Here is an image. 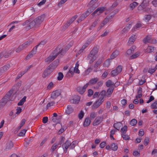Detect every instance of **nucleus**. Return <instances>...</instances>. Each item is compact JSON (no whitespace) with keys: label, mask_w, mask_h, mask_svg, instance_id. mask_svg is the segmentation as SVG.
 <instances>
[{"label":"nucleus","mask_w":157,"mask_h":157,"mask_svg":"<svg viewBox=\"0 0 157 157\" xmlns=\"http://www.w3.org/2000/svg\"><path fill=\"white\" fill-rule=\"evenodd\" d=\"M13 90H10L6 94L1 100L0 101V110L3 108L8 101L10 100L13 101L14 98H13V95L12 97L11 96L13 93Z\"/></svg>","instance_id":"obj_1"},{"label":"nucleus","mask_w":157,"mask_h":157,"mask_svg":"<svg viewBox=\"0 0 157 157\" xmlns=\"http://www.w3.org/2000/svg\"><path fill=\"white\" fill-rule=\"evenodd\" d=\"M13 90H10L6 94L1 100L0 101V110L3 108L8 101L10 100L13 101L14 98H13V95L12 97L11 96L13 93Z\"/></svg>","instance_id":"obj_2"},{"label":"nucleus","mask_w":157,"mask_h":157,"mask_svg":"<svg viewBox=\"0 0 157 157\" xmlns=\"http://www.w3.org/2000/svg\"><path fill=\"white\" fill-rule=\"evenodd\" d=\"M45 18V15L44 14H42L33 20L32 21L31 26L34 27L35 28L39 27L43 22Z\"/></svg>","instance_id":"obj_3"},{"label":"nucleus","mask_w":157,"mask_h":157,"mask_svg":"<svg viewBox=\"0 0 157 157\" xmlns=\"http://www.w3.org/2000/svg\"><path fill=\"white\" fill-rule=\"evenodd\" d=\"M98 52V49L97 47H94L90 51V53L87 57V59H90V64L92 63L96 59V55Z\"/></svg>","instance_id":"obj_4"},{"label":"nucleus","mask_w":157,"mask_h":157,"mask_svg":"<svg viewBox=\"0 0 157 157\" xmlns=\"http://www.w3.org/2000/svg\"><path fill=\"white\" fill-rule=\"evenodd\" d=\"M60 48L59 46L56 48L52 52V55L50 56L46 59L45 60V62L49 63L53 60L59 54V52H58V51L60 49Z\"/></svg>","instance_id":"obj_5"},{"label":"nucleus","mask_w":157,"mask_h":157,"mask_svg":"<svg viewBox=\"0 0 157 157\" xmlns=\"http://www.w3.org/2000/svg\"><path fill=\"white\" fill-rule=\"evenodd\" d=\"M54 69V68L51 67L50 66H48L43 73L42 77L44 78H46L49 75Z\"/></svg>","instance_id":"obj_6"},{"label":"nucleus","mask_w":157,"mask_h":157,"mask_svg":"<svg viewBox=\"0 0 157 157\" xmlns=\"http://www.w3.org/2000/svg\"><path fill=\"white\" fill-rule=\"evenodd\" d=\"M92 12V10H90V9H88L87 10L83 13L79 18L77 21L78 22V23L84 20L85 18L88 16Z\"/></svg>","instance_id":"obj_7"},{"label":"nucleus","mask_w":157,"mask_h":157,"mask_svg":"<svg viewBox=\"0 0 157 157\" xmlns=\"http://www.w3.org/2000/svg\"><path fill=\"white\" fill-rule=\"evenodd\" d=\"M143 41L144 43H149L154 44L157 42V41L155 39L151 38L150 36H147L144 38L143 40Z\"/></svg>","instance_id":"obj_8"},{"label":"nucleus","mask_w":157,"mask_h":157,"mask_svg":"<svg viewBox=\"0 0 157 157\" xmlns=\"http://www.w3.org/2000/svg\"><path fill=\"white\" fill-rule=\"evenodd\" d=\"M73 44V43L72 42H70L67 45L66 47L64 48L61 49L60 50V49L58 51V52H59V54H61L62 55L64 54L67 50L69 49V48L71 47Z\"/></svg>","instance_id":"obj_9"},{"label":"nucleus","mask_w":157,"mask_h":157,"mask_svg":"<svg viewBox=\"0 0 157 157\" xmlns=\"http://www.w3.org/2000/svg\"><path fill=\"white\" fill-rule=\"evenodd\" d=\"M32 23V20H27L24 22L22 25L23 26H25V28L26 29L29 30L30 29L33 28V27L31 26Z\"/></svg>","instance_id":"obj_10"},{"label":"nucleus","mask_w":157,"mask_h":157,"mask_svg":"<svg viewBox=\"0 0 157 157\" xmlns=\"http://www.w3.org/2000/svg\"><path fill=\"white\" fill-rule=\"evenodd\" d=\"M61 91L60 90H58L53 91L51 94V97L53 99H55L61 94Z\"/></svg>","instance_id":"obj_11"},{"label":"nucleus","mask_w":157,"mask_h":157,"mask_svg":"<svg viewBox=\"0 0 157 157\" xmlns=\"http://www.w3.org/2000/svg\"><path fill=\"white\" fill-rule=\"evenodd\" d=\"M103 119V117L98 116L97 117L93 122V125L94 126L98 125L101 123Z\"/></svg>","instance_id":"obj_12"},{"label":"nucleus","mask_w":157,"mask_h":157,"mask_svg":"<svg viewBox=\"0 0 157 157\" xmlns=\"http://www.w3.org/2000/svg\"><path fill=\"white\" fill-rule=\"evenodd\" d=\"M87 87V84H86L83 87L80 86H78L76 89V90L80 94H82L85 92Z\"/></svg>","instance_id":"obj_13"},{"label":"nucleus","mask_w":157,"mask_h":157,"mask_svg":"<svg viewBox=\"0 0 157 157\" xmlns=\"http://www.w3.org/2000/svg\"><path fill=\"white\" fill-rule=\"evenodd\" d=\"M38 47V45H36L33 48L32 50L29 52V54L26 56L25 58L26 59H29V58L33 56L36 53L37 48Z\"/></svg>","instance_id":"obj_14"},{"label":"nucleus","mask_w":157,"mask_h":157,"mask_svg":"<svg viewBox=\"0 0 157 157\" xmlns=\"http://www.w3.org/2000/svg\"><path fill=\"white\" fill-rule=\"evenodd\" d=\"M103 100H101L99 99L97 101L95 102L92 106V109H94L98 108L102 103Z\"/></svg>","instance_id":"obj_15"},{"label":"nucleus","mask_w":157,"mask_h":157,"mask_svg":"<svg viewBox=\"0 0 157 157\" xmlns=\"http://www.w3.org/2000/svg\"><path fill=\"white\" fill-rule=\"evenodd\" d=\"M70 142L68 140H67L65 143L63 145V147L64 151L66 153L67 151V149L69 147H70Z\"/></svg>","instance_id":"obj_16"},{"label":"nucleus","mask_w":157,"mask_h":157,"mask_svg":"<svg viewBox=\"0 0 157 157\" xmlns=\"http://www.w3.org/2000/svg\"><path fill=\"white\" fill-rule=\"evenodd\" d=\"M13 144L11 141H8L6 143L5 150L6 151H8L13 147Z\"/></svg>","instance_id":"obj_17"},{"label":"nucleus","mask_w":157,"mask_h":157,"mask_svg":"<svg viewBox=\"0 0 157 157\" xmlns=\"http://www.w3.org/2000/svg\"><path fill=\"white\" fill-rule=\"evenodd\" d=\"M80 97L78 96L75 97L73 99L70 100V102L71 103L77 104L78 103L80 100Z\"/></svg>","instance_id":"obj_18"},{"label":"nucleus","mask_w":157,"mask_h":157,"mask_svg":"<svg viewBox=\"0 0 157 157\" xmlns=\"http://www.w3.org/2000/svg\"><path fill=\"white\" fill-rule=\"evenodd\" d=\"M89 5L90 7L88 9H90V10H92V12L98 6V4L97 3H95L94 2H92L91 3V1L90 2Z\"/></svg>","instance_id":"obj_19"},{"label":"nucleus","mask_w":157,"mask_h":157,"mask_svg":"<svg viewBox=\"0 0 157 157\" xmlns=\"http://www.w3.org/2000/svg\"><path fill=\"white\" fill-rule=\"evenodd\" d=\"M98 80V78H97L91 79L86 84H87L88 86L89 85H94L95 84Z\"/></svg>","instance_id":"obj_20"},{"label":"nucleus","mask_w":157,"mask_h":157,"mask_svg":"<svg viewBox=\"0 0 157 157\" xmlns=\"http://www.w3.org/2000/svg\"><path fill=\"white\" fill-rule=\"evenodd\" d=\"M137 36L135 35H133L129 38L128 43L130 44L133 43L136 38Z\"/></svg>","instance_id":"obj_21"},{"label":"nucleus","mask_w":157,"mask_h":157,"mask_svg":"<svg viewBox=\"0 0 157 157\" xmlns=\"http://www.w3.org/2000/svg\"><path fill=\"white\" fill-rule=\"evenodd\" d=\"M74 111V109L71 105H68L67 106V109L66 111V113L69 114L72 113Z\"/></svg>","instance_id":"obj_22"},{"label":"nucleus","mask_w":157,"mask_h":157,"mask_svg":"<svg viewBox=\"0 0 157 157\" xmlns=\"http://www.w3.org/2000/svg\"><path fill=\"white\" fill-rule=\"evenodd\" d=\"M59 62V60L58 59L56 60L52 63L50 65V66L51 67L54 68V69L57 67L58 65Z\"/></svg>","instance_id":"obj_23"},{"label":"nucleus","mask_w":157,"mask_h":157,"mask_svg":"<svg viewBox=\"0 0 157 157\" xmlns=\"http://www.w3.org/2000/svg\"><path fill=\"white\" fill-rule=\"evenodd\" d=\"M33 40L32 39H30L28 40V41L25 42L22 44L23 46H24L25 48H26L28 46L30 45L33 42Z\"/></svg>","instance_id":"obj_24"},{"label":"nucleus","mask_w":157,"mask_h":157,"mask_svg":"<svg viewBox=\"0 0 157 157\" xmlns=\"http://www.w3.org/2000/svg\"><path fill=\"white\" fill-rule=\"evenodd\" d=\"M106 85L107 87H113L112 86H115V83H114L111 80H109L106 82Z\"/></svg>","instance_id":"obj_25"},{"label":"nucleus","mask_w":157,"mask_h":157,"mask_svg":"<svg viewBox=\"0 0 157 157\" xmlns=\"http://www.w3.org/2000/svg\"><path fill=\"white\" fill-rule=\"evenodd\" d=\"M91 121L89 117L86 118L84 121L83 125L85 127L88 126L90 124Z\"/></svg>","instance_id":"obj_26"},{"label":"nucleus","mask_w":157,"mask_h":157,"mask_svg":"<svg viewBox=\"0 0 157 157\" xmlns=\"http://www.w3.org/2000/svg\"><path fill=\"white\" fill-rule=\"evenodd\" d=\"M114 89L113 87H110L108 89L106 93V95H111L113 92Z\"/></svg>","instance_id":"obj_27"},{"label":"nucleus","mask_w":157,"mask_h":157,"mask_svg":"<svg viewBox=\"0 0 157 157\" xmlns=\"http://www.w3.org/2000/svg\"><path fill=\"white\" fill-rule=\"evenodd\" d=\"M99 22L98 19H96L92 25L90 27L89 29L90 30H92L95 27Z\"/></svg>","instance_id":"obj_28"},{"label":"nucleus","mask_w":157,"mask_h":157,"mask_svg":"<svg viewBox=\"0 0 157 157\" xmlns=\"http://www.w3.org/2000/svg\"><path fill=\"white\" fill-rule=\"evenodd\" d=\"M110 148L113 151H116L117 149V144L112 143L110 145Z\"/></svg>","instance_id":"obj_29"},{"label":"nucleus","mask_w":157,"mask_h":157,"mask_svg":"<svg viewBox=\"0 0 157 157\" xmlns=\"http://www.w3.org/2000/svg\"><path fill=\"white\" fill-rule=\"evenodd\" d=\"M119 54V52L118 51H116L113 52L110 56V58L112 59H114L116 58Z\"/></svg>","instance_id":"obj_30"},{"label":"nucleus","mask_w":157,"mask_h":157,"mask_svg":"<svg viewBox=\"0 0 157 157\" xmlns=\"http://www.w3.org/2000/svg\"><path fill=\"white\" fill-rule=\"evenodd\" d=\"M105 90H103L101 91V92L100 93L99 95L100 97V98H99L100 100H103V99L104 98V97L105 95Z\"/></svg>","instance_id":"obj_31"},{"label":"nucleus","mask_w":157,"mask_h":157,"mask_svg":"<svg viewBox=\"0 0 157 157\" xmlns=\"http://www.w3.org/2000/svg\"><path fill=\"white\" fill-rule=\"evenodd\" d=\"M26 96H24L21 100L18 103V105L20 106L22 105L24 102L26 101Z\"/></svg>","instance_id":"obj_32"},{"label":"nucleus","mask_w":157,"mask_h":157,"mask_svg":"<svg viewBox=\"0 0 157 157\" xmlns=\"http://www.w3.org/2000/svg\"><path fill=\"white\" fill-rule=\"evenodd\" d=\"M138 4V3L135 2H133L132 3L130 4L129 5V6L132 10L134 9L136 6Z\"/></svg>","instance_id":"obj_33"},{"label":"nucleus","mask_w":157,"mask_h":157,"mask_svg":"<svg viewBox=\"0 0 157 157\" xmlns=\"http://www.w3.org/2000/svg\"><path fill=\"white\" fill-rule=\"evenodd\" d=\"M121 125V124L120 123H116L114 124L113 127L117 130H119Z\"/></svg>","instance_id":"obj_34"},{"label":"nucleus","mask_w":157,"mask_h":157,"mask_svg":"<svg viewBox=\"0 0 157 157\" xmlns=\"http://www.w3.org/2000/svg\"><path fill=\"white\" fill-rule=\"evenodd\" d=\"M24 47L22 44L19 46V47L16 50V52L17 53H19L24 49Z\"/></svg>","instance_id":"obj_35"},{"label":"nucleus","mask_w":157,"mask_h":157,"mask_svg":"<svg viewBox=\"0 0 157 157\" xmlns=\"http://www.w3.org/2000/svg\"><path fill=\"white\" fill-rule=\"evenodd\" d=\"M128 127L127 125H124V127L122 128L121 130V132L122 134L123 133H126V132L127 130Z\"/></svg>","instance_id":"obj_36"},{"label":"nucleus","mask_w":157,"mask_h":157,"mask_svg":"<svg viewBox=\"0 0 157 157\" xmlns=\"http://www.w3.org/2000/svg\"><path fill=\"white\" fill-rule=\"evenodd\" d=\"M58 145H59L58 144H57L56 143L53 144L51 148V151L52 152L54 151L58 147Z\"/></svg>","instance_id":"obj_37"},{"label":"nucleus","mask_w":157,"mask_h":157,"mask_svg":"<svg viewBox=\"0 0 157 157\" xmlns=\"http://www.w3.org/2000/svg\"><path fill=\"white\" fill-rule=\"evenodd\" d=\"M102 63V60L101 59H98L94 64V67L95 68L98 67Z\"/></svg>","instance_id":"obj_38"},{"label":"nucleus","mask_w":157,"mask_h":157,"mask_svg":"<svg viewBox=\"0 0 157 157\" xmlns=\"http://www.w3.org/2000/svg\"><path fill=\"white\" fill-rule=\"evenodd\" d=\"M140 55V52H137L136 53L134 54L131 56L130 58L131 59H135L138 57Z\"/></svg>","instance_id":"obj_39"},{"label":"nucleus","mask_w":157,"mask_h":157,"mask_svg":"<svg viewBox=\"0 0 157 157\" xmlns=\"http://www.w3.org/2000/svg\"><path fill=\"white\" fill-rule=\"evenodd\" d=\"M110 63V59H107L104 62L103 64V66L105 67H108L109 66Z\"/></svg>","instance_id":"obj_40"},{"label":"nucleus","mask_w":157,"mask_h":157,"mask_svg":"<svg viewBox=\"0 0 157 157\" xmlns=\"http://www.w3.org/2000/svg\"><path fill=\"white\" fill-rule=\"evenodd\" d=\"M98 8L99 14L103 13L106 9V8L105 7H100Z\"/></svg>","instance_id":"obj_41"},{"label":"nucleus","mask_w":157,"mask_h":157,"mask_svg":"<svg viewBox=\"0 0 157 157\" xmlns=\"http://www.w3.org/2000/svg\"><path fill=\"white\" fill-rule=\"evenodd\" d=\"M10 65H5L3 67H1V68L3 72L7 71L10 68Z\"/></svg>","instance_id":"obj_42"},{"label":"nucleus","mask_w":157,"mask_h":157,"mask_svg":"<svg viewBox=\"0 0 157 157\" xmlns=\"http://www.w3.org/2000/svg\"><path fill=\"white\" fill-rule=\"evenodd\" d=\"M137 123V121L135 119H133L131 120L130 123V124L132 126H134L136 125Z\"/></svg>","instance_id":"obj_43"},{"label":"nucleus","mask_w":157,"mask_h":157,"mask_svg":"<svg viewBox=\"0 0 157 157\" xmlns=\"http://www.w3.org/2000/svg\"><path fill=\"white\" fill-rule=\"evenodd\" d=\"M122 137L123 138L124 140H128L130 138L126 134V133H123L121 134Z\"/></svg>","instance_id":"obj_44"},{"label":"nucleus","mask_w":157,"mask_h":157,"mask_svg":"<svg viewBox=\"0 0 157 157\" xmlns=\"http://www.w3.org/2000/svg\"><path fill=\"white\" fill-rule=\"evenodd\" d=\"M151 107L152 109H157V101H155L152 103L151 105Z\"/></svg>","instance_id":"obj_45"},{"label":"nucleus","mask_w":157,"mask_h":157,"mask_svg":"<svg viewBox=\"0 0 157 157\" xmlns=\"http://www.w3.org/2000/svg\"><path fill=\"white\" fill-rule=\"evenodd\" d=\"M63 77V75L62 73L59 72L58 73V76L57 77V79L58 80H61Z\"/></svg>","instance_id":"obj_46"},{"label":"nucleus","mask_w":157,"mask_h":157,"mask_svg":"<svg viewBox=\"0 0 157 157\" xmlns=\"http://www.w3.org/2000/svg\"><path fill=\"white\" fill-rule=\"evenodd\" d=\"M26 131L27 130L26 129H24L22 130L21 131V132L19 133L18 136H24L25 135Z\"/></svg>","instance_id":"obj_47"},{"label":"nucleus","mask_w":157,"mask_h":157,"mask_svg":"<svg viewBox=\"0 0 157 157\" xmlns=\"http://www.w3.org/2000/svg\"><path fill=\"white\" fill-rule=\"evenodd\" d=\"M118 74V73L117 72L115 69L112 70L110 73L111 75L113 76H116Z\"/></svg>","instance_id":"obj_48"},{"label":"nucleus","mask_w":157,"mask_h":157,"mask_svg":"<svg viewBox=\"0 0 157 157\" xmlns=\"http://www.w3.org/2000/svg\"><path fill=\"white\" fill-rule=\"evenodd\" d=\"M132 49H128L126 52V56L128 55V56H129L131 53H133L134 52V49L133 48H132Z\"/></svg>","instance_id":"obj_49"},{"label":"nucleus","mask_w":157,"mask_h":157,"mask_svg":"<svg viewBox=\"0 0 157 157\" xmlns=\"http://www.w3.org/2000/svg\"><path fill=\"white\" fill-rule=\"evenodd\" d=\"M97 116V114L96 113L94 112H92L90 113V118L92 120L94 119Z\"/></svg>","instance_id":"obj_50"},{"label":"nucleus","mask_w":157,"mask_h":157,"mask_svg":"<svg viewBox=\"0 0 157 157\" xmlns=\"http://www.w3.org/2000/svg\"><path fill=\"white\" fill-rule=\"evenodd\" d=\"M14 52V51L13 50H10L9 51L8 53L6 54V55H4V57L5 58H7L9 56L11 55L12 53H13Z\"/></svg>","instance_id":"obj_51"},{"label":"nucleus","mask_w":157,"mask_h":157,"mask_svg":"<svg viewBox=\"0 0 157 157\" xmlns=\"http://www.w3.org/2000/svg\"><path fill=\"white\" fill-rule=\"evenodd\" d=\"M84 114V113L83 112L82 110H81L78 114V118L80 119H81L83 117Z\"/></svg>","instance_id":"obj_52"},{"label":"nucleus","mask_w":157,"mask_h":157,"mask_svg":"<svg viewBox=\"0 0 157 157\" xmlns=\"http://www.w3.org/2000/svg\"><path fill=\"white\" fill-rule=\"evenodd\" d=\"M122 66L121 65H119L115 69L118 73H120L122 70Z\"/></svg>","instance_id":"obj_53"},{"label":"nucleus","mask_w":157,"mask_h":157,"mask_svg":"<svg viewBox=\"0 0 157 157\" xmlns=\"http://www.w3.org/2000/svg\"><path fill=\"white\" fill-rule=\"evenodd\" d=\"M142 26V25L141 24H137L134 27V31H135L136 29H137L141 27Z\"/></svg>","instance_id":"obj_54"},{"label":"nucleus","mask_w":157,"mask_h":157,"mask_svg":"<svg viewBox=\"0 0 157 157\" xmlns=\"http://www.w3.org/2000/svg\"><path fill=\"white\" fill-rule=\"evenodd\" d=\"M110 18L109 17L107 16L102 21L104 24L105 25L109 21Z\"/></svg>","instance_id":"obj_55"},{"label":"nucleus","mask_w":157,"mask_h":157,"mask_svg":"<svg viewBox=\"0 0 157 157\" xmlns=\"http://www.w3.org/2000/svg\"><path fill=\"white\" fill-rule=\"evenodd\" d=\"M149 139L148 137H146L144 141V144L145 146L147 145L149 143Z\"/></svg>","instance_id":"obj_56"},{"label":"nucleus","mask_w":157,"mask_h":157,"mask_svg":"<svg viewBox=\"0 0 157 157\" xmlns=\"http://www.w3.org/2000/svg\"><path fill=\"white\" fill-rule=\"evenodd\" d=\"M55 104V102L54 101H52L51 102H49L47 105V108H48L49 107H50L51 106L54 105Z\"/></svg>","instance_id":"obj_57"},{"label":"nucleus","mask_w":157,"mask_h":157,"mask_svg":"<svg viewBox=\"0 0 157 157\" xmlns=\"http://www.w3.org/2000/svg\"><path fill=\"white\" fill-rule=\"evenodd\" d=\"M67 1L66 0H61L58 4V6H60Z\"/></svg>","instance_id":"obj_58"},{"label":"nucleus","mask_w":157,"mask_h":157,"mask_svg":"<svg viewBox=\"0 0 157 157\" xmlns=\"http://www.w3.org/2000/svg\"><path fill=\"white\" fill-rule=\"evenodd\" d=\"M88 96L89 97H90L93 95V91L92 90L89 89L88 90Z\"/></svg>","instance_id":"obj_59"},{"label":"nucleus","mask_w":157,"mask_h":157,"mask_svg":"<svg viewBox=\"0 0 157 157\" xmlns=\"http://www.w3.org/2000/svg\"><path fill=\"white\" fill-rule=\"evenodd\" d=\"M98 13H99V11H98V8L96 10H95L92 14H91V15L92 16H94V15L96 14H97V15H99V14Z\"/></svg>","instance_id":"obj_60"},{"label":"nucleus","mask_w":157,"mask_h":157,"mask_svg":"<svg viewBox=\"0 0 157 157\" xmlns=\"http://www.w3.org/2000/svg\"><path fill=\"white\" fill-rule=\"evenodd\" d=\"M106 144V143L105 142H103L100 144V147L101 148H103L105 147Z\"/></svg>","instance_id":"obj_61"},{"label":"nucleus","mask_w":157,"mask_h":157,"mask_svg":"<svg viewBox=\"0 0 157 157\" xmlns=\"http://www.w3.org/2000/svg\"><path fill=\"white\" fill-rule=\"evenodd\" d=\"M128 28H125V27L122 30L121 32V33L122 34H123L124 33H127L128 32Z\"/></svg>","instance_id":"obj_62"},{"label":"nucleus","mask_w":157,"mask_h":157,"mask_svg":"<svg viewBox=\"0 0 157 157\" xmlns=\"http://www.w3.org/2000/svg\"><path fill=\"white\" fill-rule=\"evenodd\" d=\"M48 121V117H44L42 119V122L44 123L45 124Z\"/></svg>","instance_id":"obj_63"},{"label":"nucleus","mask_w":157,"mask_h":157,"mask_svg":"<svg viewBox=\"0 0 157 157\" xmlns=\"http://www.w3.org/2000/svg\"><path fill=\"white\" fill-rule=\"evenodd\" d=\"M66 128H64L62 127L61 128L58 132V133L59 134H60L63 133V131L65 130Z\"/></svg>","instance_id":"obj_64"}]
</instances>
